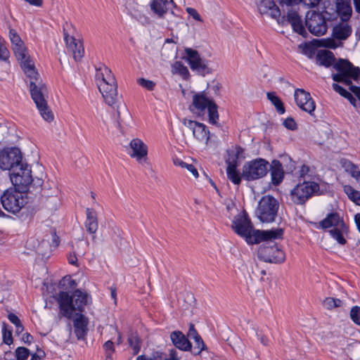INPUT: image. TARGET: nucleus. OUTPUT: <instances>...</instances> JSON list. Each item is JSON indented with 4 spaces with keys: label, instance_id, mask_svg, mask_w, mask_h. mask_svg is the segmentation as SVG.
Wrapping results in <instances>:
<instances>
[{
    "label": "nucleus",
    "instance_id": "39",
    "mask_svg": "<svg viewBox=\"0 0 360 360\" xmlns=\"http://www.w3.org/2000/svg\"><path fill=\"white\" fill-rule=\"evenodd\" d=\"M162 18L166 19L167 23L165 25L170 30H172L174 27H176L181 20L180 16L175 15L173 11H169Z\"/></svg>",
    "mask_w": 360,
    "mask_h": 360
},
{
    "label": "nucleus",
    "instance_id": "38",
    "mask_svg": "<svg viewBox=\"0 0 360 360\" xmlns=\"http://www.w3.org/2000/svg\"><path fill=\"white\" fill-rule=\"evenodd\" d=\"M332 86L335 91L338 92L342 96L347 98L351 103V104H352L354 106H356V100L355 98L353 97L350 92H349L345 89L335 83L333 84Z\"/></svg>",
    "mask_w": 360,
    "mask_h": 360
},
{
    "label": "nucleus",
    "instance_id": "53",
    "mask_svg": "<svg viewBox=\"0 0 360 360\" xmlns=\"http://www.w3.org/2000/svg\"><path fill=\"white\" fill-rule=\"evenodd\" d=\"M186 11L188 13L191 15L195 20L198 21H202V19L200 18V15L197 12V11L193 8H187Z\"/></svg>",
    "mask_w": 360,
    "mask_h": 360
},
{
    "label": "nucleus",
    "instance_id": "49",
    "mask_svg": "<svg viewBox=\"0 0 360 360\" xmlns=\"http://www.w3.org/2000/svg\"><path fill=\"white\" fill-rule=\"evenodd\" d=\"M2 338H13L12 329L5 323H4L2 325Z\"/></svg>",
    "mask_w": 360,
    "mask_h": 360
},
{
    "label": "nucleus",
    "instance_id": "41",
    "mask_svg": "<svg viewBox=\"0 0 360 360\" xmlns=\"http://www.w3.org/2000/svg\"><path fill=\"white\" fill-rule=\"evenodd\" d=\"M193 341L191 342V347L189 349L194 355L200 354V352L204 350L205 347V345L202 341V339H193Z\"/></svg>",
    "mask_w": 360,
    "mask_h": 360
},
{
    "label": "nucleus",
    "instance_id": "3",
    "mask_svg": "<svg viewBox=\"0 0 360 360\" xmlns=\"http://www.w3.org/2000/svg\"><path fill=\"white\" fill-rule=\"evenodd\" d=\"M57 300L62 315L71 319L74 314H82L84 307L91 302V298L88 293L77 289L72 295L67 292H60Z\"/></svg>",
    "mask_w": 360,
    "mask_h": 360
},
{
    "label": "nucleus",
    "instance_id": "33",
    "mask_svg": "<svg viewBox=\"0 0 360 360\" xmlns=\"http://www.w3.org/2000/svg\"><path fill=\"white\" fill-rule=\"evenodd\" d=\"M342 167L345 172L349 173L356 181H359L360 176V171L356 165H354L351 161L343 160L341 161Z\"/></svg>",
    "mask_w": 360,
    "mask_h": 360
},
{
    "label": "nucleus",
    "instance_id": "5",
    "mask_svg": "<svg viewBox=\"0 0 360 360\" xmlns=\"http://www.w3.org/2000/svg\"><path fill=\"white\" fill-rule=\"evenodd\" d=\"M336 73L332 75V79L349 86V90L360 99V88L352 85V81H357L360 77V68L355 67L346 59H338L334 64Z\"/></svg>",
    "mask_w": 360,
    "mask_h": 360
},
{
    "label": "nucleus",
    "instance_id": "21",
    "mask_svg": "<svg viewBox=\"0 0 360 360\" xmlns=\"http://www.w3.org/2000/svg\"><path fill=\"white\" fill-rule=\"evenodd\" d=\"M129 155L138 162L146 161L148 155V146L139 139H134L129 143Z\"/></svg>",
    "mask_w": 360,
    "mask_h": 360
},
{
    "label": "nucleus",
    "instance_id": "57",
    "mask_svg": "<svg viewBox=\"0 0 360 360\" xmlns=\"http://www.w3.org/2000/svg\"><path fill=\"white\" fill-rule=\"evenodd\" d=\"M68 260L70 264L77 266V257L75 253H70L68 255Z\"/></svg>",
    "mask_w": 360,
    "mask_h": 360
},
{
    "label": "nucleus",
    "instance_id": "31",
    "mask_svg": "<svg viewBox=\"0 0 360 360\" xmlns=\"http://www.w3.org/2000/svg\"><path fill=\"white\" fill-rule=\"evenodd\" d=\"M337 12L343 21H347L352 13L350 0H337Z\"/></svg>",
    "mask_w": 360,
    "mask_h": 360
},
{
    "label": "nucleus",
    "instance_id": "29",
    "mask_svg": "<svg viewBox=\"0 0 360 360\" xmlns=\"http://www.w3.org/2000/svg\"><path fill=\"white\" fill-rule=\"evenodd\" d=\"M288 21L291 24L293 30L300 34L303 35L305 32L302 19L297 12L293 9L288 11Z\"/></svg>",
    "mask_w": 360,
    "mask_h": 360
},
{
    "label": "nucleus",
    "instance_id": "12",
    "mask_svg": "<svg viewBox=\"0 0 360 360\" xmlns=\"http://www.w3.org/2000/svg\"><path fill=\"white\" fill-rule=\"evenodd\" d=\"M271 240H264L265 244L259 248L258 257L269 263H282L285 260V253Z\"/></svg>",
    "mask_w": 360,
    "mask_h": 360
},
{
    "label": "nucleus",
    "instance_id": "15",
    "mask_svg": "<svg viewBox=\"0 0 360 360\" xmlns=\"http://www.w3.org/2000/svg\"><path fill=\"white\" fill-rule=\"evenodd\" d=\"M22 159L18 148L11 147L0 150V169L11 170L14 169Z\"/></svg>",
    "mask_w": 360,
    "mask_h": 360
},
{
    "label": "nucleus",
    "instance_id": "61",
    "mask_svg": "<svg viewBox=\"0 0 360 360\" xmlns=\"http://www.w3.org/2000/svg\"><path fill=\"white\" fill-rule=\"evenodd\" d=\"M105 330L111 332V335H114L112 333V332H114L115 333H117L118 338H120V334L117 331V328L112 325L107 326L105 328Z\"/></svg>",
    "mask_w": 360,
    "mask_h": 360
},
{
    "label": "nucleus",
    "instance_id": "9",
    "mask_svg": "<svg viewBox=\"0 0 360 360\" xmlns=\"http://www.w3.org/2000/svg\"><path fill=\"white\" fill-rule=\"evenodd\" d=\"M12 170L10 178L15 187L20 190L21 192L29 191L30 186L33 181L30 166L27 164L23 163L21 160V162Z\"/></svg>",
    "mask_w": 360,
    "mask_h": 360
},
{
    "label": "nucleus",
    "instance_id": "22",
    "mask_svg": "<svg viewBox=\"0 0 360 360\" xmlns=\"http://www.w3.org/2000/svg\"><path fill=\"white\" fill-rule=\"evenodd\" d=\"M9 38L12 44V49L18 59H25L28 55L27 50L24 42L14 29H10Z\"/></svg>",
    "mask_w": 360,
    "mask_h": 360
},
{
    "label": "nucleus",
    "instance_id": "35",
    "mask_svg": "<svg viewBox=\"0 0 360 360\" xmlns=\"http://www.w3.org/2000/svg\"><path fill=\"white\" fill-rule=\"evenodd\" d=\"M266 96L271 103L275 106L279 114L282 115L285 112L283 103L279 97L276 96L275 92H268Z\"/></svg>",
    "mask_w": 360,
    "mask_h": 360
},
{
    "label": "nucleus",
    "instance_id": "32",
    "mask_svg": "<svg viewBox=\"0 0 360 360\" xmlns=\"http://www.w3.org/2000/svg\"><path fill=\"white\" fill-rule=\"evenodd\" d=\"M49 238L47 240H43L37 248V251L39 254L44 256L46 252H44L42 249L46 247H49L50 250L52 248H56L59 245V238L57 236L55 231H52L51 235L48 236Z\"/></svg>",
    "mask_w": 360,
    "mask_h": 360
},
{
    "label": "nucleus",
    "instance_id": "62",
    "mask_svg": "<svg viewBox=\"0 0 360 360\" xmlns=\"http://www.w3.org/2000/svg\"><path fill=\"white\" fill-rule=\"evenodd\" d=\"M279 3L282 5L291 6L297 4L298 0H278Z\"/></svg>",
    "mask_w": 360,
    "mask_h": 360
},
{
    "label": "nucleus",
    "instance_id": "28",
    "mask_svg": "<svg viewBox=\"0 0 360 360\" xmlns=\"http://www.w3.org/2000/svg\"><path fill=\"white\" fill-rule=\"evenodd\" d=\"M337 60L334 54L330 51L320 50L316 56V63L326 68L330 66L334 68V64Z\"/></svg>",
    "mask_w": 360,
    "mask_h": 360
},
{
    "label": "nucleus",
    "instance_id": "24",
    "mask_svg": "<svg viewBox=\"0 0 360 360\" xmlns=\"http://www.w3.org/2000/svg\"><path fill=\"white\" fill-rule=\"evenodd\" d=\"M174 4L173 0H153L150 4V7L158 18H163L169 11V5Z\"/></svg>",
    "mask_w": 360,
    "mask_h": 360
},
{
    "label": "nucleus",
    "instance_id": "63",
    "mask_svg": "<svg viewBox=\"0 0 360 360\" xmlns=\"http://www.w3.org/2000/svg\"><path fill=\"white\" fill-rule=\"evenodd\" d=\"M26 2H28L30 4L36 6H41L42 5V0H25Z\"/></svg>",
    "mask_w": 360,
    "mask_h": 360
},
{
    "label": "nucleus",
    "instance_id": "14",
    "mask_svg": "<svg viewBox=\"0 0 360 360\" xmlns=\"http://www.w3.org/2000/svg\"><path fill=\"white\" fill-rule=\"evenodd\" d=\"M352 27L347 22L343 21L336 24L332 32L333 39L328 38L323 39L322 46L329 49H335L339 44L336 41L346 40L352 34Z\"/></svg>",
    "mask_w": 360,
    "mask_h": 360
},
{
    "label": "nucleus",
    "instance_id": "47",
    "mask_svg": "<svg viewBox=\"0 0 360 360\" xmlns=\"http://www.w3.org/2000/svg\"><path fill=\"white\" fill-rule=\"evenodd\" d=\"M138 83L139 85L146 88L148 90H153L155 85V84L153 81L148 80L144 78L139 79Z\"/></svg>",
    "mask_w": 360,
    "mask_h": 360
},
{
    "label": "nucleus",
    "instance_id": "34",
    "mask_svg": "<svg viewBox=\"0 0 360 360\" xmlns=\"http://www.w3.org/2000/svg\"><path fill=\"white\" fill-rule=\"evenodd\" d=\"M149 360H179L178 353L175 349H170L169 357L160 352H154L149 357Z\"/></svg>",
    "mask_w": 360,
    "mask_h": 360
},
{
    "label": "nucleus",
    "instance_id": "6",
    "mask_svg": "<svg viewBox=\"0 0 360 360\" xmlns=\"http://www.w3.org/2000/svg\"><path fill=\"white\" fill-rule=\"evenodd\" d=\"M207 108L209 122L215 124L219 120V114L217 111V105L212 98L207 96L205 91L193 95L192 105L189 109L191 111L198 113L204 112Z\"/></svg>",
    "mask_w": 360,
    "mask_h": 360
},
{
    "label": "nucleus",
    "instance_id": "50",
    "mask_svg": "<svg viewBox=\"0 0 360 360\" xmlns=\"http://www.w3.org/2000/svg\"><path fill=\"white\" fill-rule=\"evenodd\" d=\"M323 307L329 310H332L335 308L334 302H333V297H327L323 300Z\"/></svg>",
    "mask_w": 360,
    "mask_h": 360
},
{
    "label": "nucleus",
    "instance_id": "26",
    "mask_svg": "<svg viewBox=\"0 0 360 360\" xmlns=\"http://www.w3.org/2000/svg\"><path fill=\"white\" fill-rule=\"evenodd\" d=\"M75 315V317L73 319L75 333L77 338H84L88 331V319L82 314Z\"/></svg>",
    "mask_w": 360,
    "mask_h": 360
},
{
    "label": "nucleus",
    "instance_id": "1",
    "mask_svg": "<svg viewBox=\"0 0 360 360\" xmlns=\"http://www.w3.org/2000/svg\"><path fill=\"white\" fill-rule=\"evenodd\" d=\"M20 61V65L26 75L30 84L31 97L36 104L41 116L47 122L53 120V114L46 102L48 91L46 85L42 82L39 73L35 70L34 64L29 55L25 59H18Z\"/></svg>",
    "mask_w": 360,
    "mask_h": 360
},
{
    "label": "nucleus",
    "instance_id": "56",
    "mask_svg": "<svg viewBox=\"0 0 360 360\" xmlns=\"http://www.w3.org/2000/svg\"><path fill=\"white\" fill-rule=\"evenodd\" d=\"M114 343L111 340H108L103 345V347L107 352L112 353L114 351Z\"/></svg>",
    "mask_w": 360,
    "mask_h": 360
},
{
    "label": "nucleus",
    "instance_id": "64",
    "mask_svg": "<svg viewBox=\"0 0 360 360\" xmlns=\"http://www.w3.org/2000/svg\"><path fill=\"white\" fill-rule=\"evenodd\" d=\"M355 11L360 13V0H353Z\"/></svg>",
    "mask_w": 360,
    "mask_h": 360
},
{
    "label": "nucleus",
    "instance_id": "44",
    "mask_svg": "<svg viewBox=\"0 0 360 360\" xmlns=\"http://www.w3.org/2000/svg\"><path fill=\"white\" fill-rule=\"evenodd\" d=\"M349 316L354 323L360 326V307H353L350 310Z\"/></svg>",
    "mask_w": 360,
    "mask_h": 360
},
{
    "label": "nucleus",
    "instance_id": "42",
    "mask_svg": "<svg viewBox=\"0 0 360 360\" xmlns=\"http://www.w3.org/2000/svg\"><path fill=\"white\" fill-rule=\"evenodd\" d=\"M174 345L183 351H189L191 347V342L189 339H172Z\"/></svg>",
    "mask_w": 360,
    "mask_h": 360
},
{
    "label": "nucleus",
    "instance_id": "37",
    "mask_svg": "<svg viewBox=\"0 0 360 360\" xmlns=\"http://www.w3.org/2000/svg\"><path fill=\"white\" fill-rule=\"evenodd\" d=\"M344 192L348 198L357 205H360V192L354 190L351 186L346 185L343 187Z\"/></svg>",
    "mask_w": 360,
    "mask_h": 360
},
{
    "label": "nucleus",
    "instance_id": "51",
    "mask_svg": "<svg viewBox=\"0 0 360 360\" xmlns=\"http://www.w3.org/2000/svg\"><path fill=\"white\" fill-rule=\"evenodd\" d=\"M9 56L8 49L0 42V59L6 60Z\"/></svg>",
    "mask_w": 360,
    "mask_h": 360
},
{
    "label": "nucleus",
    "instance_id": "52",
    "mask_svg": "<svg viewBox=\"0 0 360 360\" xmlns=\"http://www.w3.org/2000/svg\"><path fill=\"white\" fill-rule=\"evenodd\" d=\"M243 150L241 147H236V151L235 153H229V158H231V160H233L234 158H236V164H237V160L238 156L243 153Z\"/></svg>",
    "mask_w": 360,
    "mask_h": 360
},
{
    "label": "nucleus",
    "instance_id": "27",
    "mask_svg": "<svg viewBox=\"0 0 360 360\" xmlns=\"http://www.w3.org/2000/svg\"><path fill=\"white\" fill-rule=\"evenodd\" d=\"M270 172L272 184L275 186L281 184L284 177L283 162L277 160H273L270 166Z\"/></svg>",
    "mask_w": 360,
    "mask_h": 360
},
{
    "label": "nucleus",
    "instance_id": "19",
    "mask_svg": "<svg viewBox=\"0 0 360 360\" xmlns=\"http://www.w3.org/2000/svg\"><path fill=\"white\" fill-rule=\"evenodd\" d=\"M182 123L192 131L194 138L199 141L207 142L210 139V131L204 124L186 118L183 119Z\"/></svg>",
    "mask_w": 360,
    "mask_h": 360
},
{
    "label": "nucleus",
    "instance_id": "60",
    "mask_svg": "<svg viewBox=\"0 0 360 360\" xmlns=\"http://www.w3.org/2000/svg\"><path fill=\"white\" fill-rule=\"evenodd\" d=\"M24 328L21 323L19 324L15 325V335L19 336L21 335V333L23 332Z\"/></svg>",
    "mask_w": 360,
    "mask_h": 360
},
{
    "label": "nucleus",
    "instance_id": "54",
    "mask_svg": "<svg viewBox=\"0 0 360 360\" xmlns=\"http://www.w3.org/2000/svg\"><path fill=\"white\" fill-rule=\"evenodd\" d=\"M300 2H302L304 4L307 5L308 7L314 8L319 4L321 0H298Z\"/></svg>",
    "mask_w": 360,
    "mask_h": 360
},
{
    "label": "nucleus",
    "instance_id": "7",
    "mask_svg": "<svg viewBox=\"0 0 360 360\" xmlns=\"http://www.w3.org/2000/svg\"><path fill=\"white\" fill-rule=\"evenodd\" d=\"M319 226L323 229L332 228L329 231L331 237L341 245L346 243L343 234L347 232V228L338 213L328 214L325 219L319 222Z\"/></svg>",
    "mask_w": 360,
    "mask_h": 360
},
{
    "label": "nucleus",
    "instance_id": "40",
    "mask_svg": "<svg viewBox=\"0 0 360 360\" xmlns=\"http://www.w3.org/2000/svg\"><path fill=\"white\" fill-rule=\"evenodd\" d=\"M174 164L176 166H179L182 168L186 169L188 172H190L192 175L197 179L199 176L198 172L195 167L191 164H188L184 162L183 160L179 158H176L174 160Z\"/></svg>",
    "mask_w": 360,
    "mask_h": 360
},
{
    "label": "nucleus",
    "instance_id": "43",
    "mask_svg": "<svg viewBox=\"0 0 360 360\" xmlns=\"http://www.w3.org/2000/svg\"><path fill=\"white\" fill-rule=\"evenodd\" d=\"M175 72L182 76L184 79L188 78L190 75L189 71L184 65L181 62H176L173 65Z\"/></svg>",
    "mask_w": 360,
    "mask_h": 360
},
{
    "label": "nucleus",
    "instance_id": "8",
    "mask_svg": "<svg viewBox=\"0 0 360 360\" xmlns=\"http://www.w3.org/2000/svg\"><path fill=\"white\" fill-rule=\"evenodd\" d=\"M278 208V201L273 196L266 195L259 201L255 214L262 222H272L275 221Z\"/></svg>",
    "mask_w": 360,
    "mask_h": 360
},
{
    "label": "nucleus",
    "instance_id": "11",
    "mask_svg": "<svg viewBox=\"0 0 360 360\" xmlns=\"http://www.w3.org/2000/svg\"><path fill=\"white\" fill-rule=\"evenodd\" d=\"M319 185L314 181L297 184L290 193V200L296 205H304L313 195L318 193Z\"/></svg>",
    "mask_w": 360,
    "mask_h": 360
},
{
    "label": "nucleus",
    "instance_id": "46",
    "mask_svg": "<svg viewBox=\"0 0 360 360\" xmlns=\"http://www.w3.org/2000/svg\"><path fill=\"white\" fill-rule=\"evenodd\" d=\"M129 345L133 349V354H136L139 353L141 347L139 339H127Z\"/></svg>",
    "mask_w": 360,
    "mask_h": 360
},
{
    "label": "nucleus",
    "instance_id": "16",
    "mask_svg": "<svg viewBox=\"0 0 360 360\" xmlns=\"http://www.w3.org/2000/svg\"><path fill=\"white\" fill-rule=\"evenodd\" d=\"M22 193L20 190H6L1 197L3 207L9 212H19L23 204Z\"/></svg>",
    "mask_w": 360,
    "mask_h": 360
},
{
    "label": "nucleus",
    "instance_id": "13",
    "mask_svg": "<svg viewBox=\"0 0 360 360\" xmlns=\"http://www.w3.org/2000/svg\"><path fill=\"white\" fill-rule=\"evenodd\" d=\"M184 57L188 63L191 69L197 74L205 76L211 72L208 67V61L200 57L199 53L191 48H186Z\"/></svg>",
    "mask_w": 360,
    "mask_h": 360
},
{
    "label": "nucleus",
    "instance_id": "2",
    "mask_svg": "<svg viewBox=\"0 0 360 360\" xmlns=\"http://www.w3.org/2000/svg\"><path fill=\"white\" fill-rule=\"evenodd\" d=\"M231 226L234 231L245 238L248 244H257L262 240L282 238L283 235V231L280 228L267 231L254 229L251 220L245 212L239 213L234 217Z\"/></svg>",
    "mask_w": 360,
    "mask_h": 360
},
{
    "label": "nucleus",
    "instance_id": "25",
    "mask_svg": "<svg viewBox=\"0 0 360 360\" xmlns=\"http://www.w3.org/2000/svg\"><path fill=\"white\" fill-rule=\"evenodd\" d=\"M258 9L261 14L269 13L274 19L281 15L280 9L274 0H260Z\"/></svg>",
    "mask_w": 360,
    "mask_h": 360
},
{
    "label": "nucleus",
    "instance_id": "59",
    "mask_svg": "<svg viewBox=\"0 0 360 360\" xmlns=\"http://www.w3.org/2000/svg\"><path fill=\"white\" fill-rule=\"evenodd\" d=\"M8 318L9 321L14 326L21 323L20 319H18V317L16 315H15L14 314H12V313L9 314L8 316Z\"/></svg>",
    "mask_w": 360,
    "mask_h": 360
},
{
    "label": "nucleus",
    "instance_id": "30",
    "mask_svg": "<svg viewBox=\"0 0 360 360\" xmlns=\"http://www.w3.org/2000/svg\"><path fill=\"white\" fill-rule=\"evenodd\" d=\"M227 164L226 174L229 180H231L234 184L238 185L241 181L242 174L236 170L237 164H236V158L231 160L229 158L226 160Z\"/></svg>",
    "mask_w": 360,
    "mask_h": 360
},
{
    "label": "nucleus",
    "instance_id": "55",
    "mask_svg": "<svg viewBox=\"0 0 360 360\" xmlns=\"http://www.w3.org/2000/svg\"><path fill=\"white\" fill-rule=\"evenodd\" d=\"M44 351L41 349H38L37 352L32 355V358L30 360H43V357L44 356Z\"/></svg>",
    "mask_w": 360,
    "mask_h": 360
},
{
    "label": "nucleus",
    "instance_id": "58",
    "mask_svg": "<svg viewBox=\"0 0 360 360\" xmlns=\"http://www.w3.org/2000/svg\"><path fill=\"white\" fill-rule=\"evenodd\" d=\"M43 184V180H42V178H36V179H33V181H32V184L30 186V188L31 187H36V188H39L42 186Z\"/></svg>",
    "mask_w": 360,
    "mask_h": 360
},
{
    "label": "nucleus",
    "instance_id": "23",
    "mask_svg": "<svg viewBox=\"0 0 360 360\" xmlns=\"http://www.w3.org/2000/svg\"><path fill=\"white\" fill-rule=\"evenodd\" d=\"M86 218L84 221V227L89 233L93 235L92 239L94 240L96 238L95 233L98 228L97 214L94 210L86 208Z\"/></svg>",
    "mask_w": 360,
    "mask_h": 360
},
{
    "label": "nucleus",
    "instance_id": "4",
    "mask_svg": "<svg viewBox=\"0 0 360 360\" xmlns=\"http://www.w3.org/2000/svg\"><path fill=\"white\" fill-rule=\"evenodd\" d=\"M96 79L105 102L115 108L118 100L117 85L112 71L105 65L96 69Z\"/></svg>",
    "mask_w": 360,
    "mask_h": 360
},
{
    "label": "nucleus",
    "instance_id": "18",
    "mask_svg": "<svg viewBox=\"0 0 360 360\" xmlns=\"http://www.w3.org/2000/svg\"><path fill=\"white\" fill-rule=\"evenodd\" d=\"M294 98L297 105L303 111L312 115L316 108L315 102L310 94L302 89H297L294 93Z\"/></svg>",
    "mask_w": 360,
    "mask_h": 360
},
{
    "label": "nucleus",
    "instance_id": "45",
    "mask_svg": "<svg viewBox=\"0 0 360 360\" xmlns=\"http://www.w3.org/2000/svg\"><path fill=\"white\" fill-rule=\"evenodd\" d=\"M15 353L17 360H25L29 356L30 351L25 347H19L15 349Z\"/></svg>",
    "mask_w": 360,
    "mask_h": 360
},
{
    "label": "nucleus",
    "instance_id": "20",
    "mask_svg": "<svg viewBox=\"0 0 360 360\" xmlns=\"http://www.w3.org/2000/svg\"><path fill=\"white\" fill-rule=\"evenodd\" d=\"M64 40L66 44L68 52L72 55L75 61H79L84 56V50L82 43L70 36L64 30Z\"/></svg>",
    "mask_w": 360,
    "mask_h": 360
},
{
    "label": "nucleus",
    "instance_id": "17",
    "mask_svg": "<svg viewBox=\"0 0 360 360\" xmlns=\"http://www.w3.org/2000/svg\"><path fill=\"white\" fill-rule=\"evenodd\" d=\"M305 25L309 31L316 36H321L327 32V24L322 14L312 11L307 14Z\"/></svg>",
    "mask_w": 360,
    "mask_h": 360
},
{
    "label": "nucleus",
    "instance_id": "36",
    "mask_svg": "<svg viewBox=\"0 0 360 360\" xmlns=\"http://www.w3.org/2000/svg\"><path fill=\"white\" fill-rule=\"evenodd\" d=\"M170 338H200L193 323L189 324L188 331L185 335L180 330H174L170 334Z\"/></svg>",
    "mask_w": 360,
    "mask_h": 360
},
{
    "label": "nucleus",
    "instance_id": "10",
    "mask_svg": "<svg viewBox=\"0 0 360 360\" xmlns=\"http://www.w3.org/2000/svg\"><path fill=\"white\" fill-rule=\"evenodd\" d=\"M269 165V162L263 158L247 162L243 167L242 176L247 181L261 179L267 174Z\"/></svg>",
    "mask_w": 360,
    "mask_h": 360
},
{
    "label": "nucleus",
    "instance_id": "48",
    "mask_svg": "<svg viewBox=\"0 0 360 360\" xmlns=\"http://www.w3.org/2000/svg\"><path fill=\"white\" fill-rule=\"evenodd\" d=\"M283 125L285 128L290 130H295L297 128L296 122L291 117L285 119L283 122Z\"/></svg>",
    "mask_w": 360,
    "mask_h": 360
}]
</instances>
